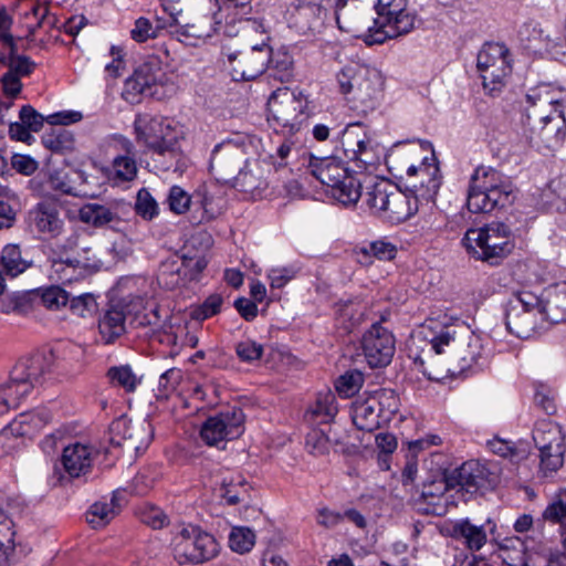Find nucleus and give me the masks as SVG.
I'll return each instance as SVG.
<instances>
[{
    "instance_id": "dca6fc26",
    "label": "nucleus",
    "mask_w": 566,
    "mask_h": 566,
    "mask_svg": "<svg viewBox=\"0 0 566 566\" xmlns=\"http://www.w3.org/2000/svg\"><path fill=\"white\" fill-rule=\"evenodd\" d=\"M361 348L367 364L371 368L386 367L396 352V339L390 331L375 323L364 334Z\"/></svg>"
},
{
    "instance_id": "09e8293b",
    "label": "nucleus",
    "mask_w": 566,
    "mask_h": 566,
    "mask_svg": "<svg viewBox=\"0 0 566 566\" xmlns=\"http://www.w3.org/2000/svg\"><path fill=\"white\" fill-rule=\"evenodd\" d=\"M370 397L376 400V407L381 415L382 421H389L399 409V399L391 389L378 390Z\"/></svg>"
},
{
    "instance_id": "412c9836",
    "label": "nucleus",
    "mask_w": 566,
    "mask_h": 566,
    "mask_svg": "<svg viewBox=\"0 0 566 566\" xmlns=\"http://www.w3.org/2000/svg\"><path fill=\"white\" fill-rule=\"evenodd\" d=\"M53 357L51 353L36 354L23 358L17 363L11 374L14 381L27 382L31 385V391L43 384L46 376L52 371Z\"/></svg>"
},
{
    "instance_id": "393cba45",
    "label": "nucleus",
    "mask_w": 566,
    "mask_h": 566,
    "mask_svg": "<svg viewBox=\"0 0 566 566\" xmlns=\"http://www.w3.org/2000/svg\"><path fill=\"white\" fill-rule=\"evenodd\" d=\"M418 203L419 200L412 192H403L400 189L391 188L381 218L392 223L403 222L418 211Z\"/></svg>"
},
{
    "instance_id": "de8ad7c7",
    "label": "nucleus",
    "mask_w": 566,
    "mask_h": 566,
    "mask_svg": "<svg viewBox=\"0 0 566 566\" xmlns=\"http://www.w3.org/2000/svg\"><path fill=\"white\" fill-rule=\"evenodd\" d=\"M337 411L336 398L331 391L319 394L316 398L315 405L310 409L313 418L321 422L331 421L336 416Z\"/></svg>"
},
{
    "instance_id": "bf43d9fd",
    "label": "nucleus",
    "mask_w": 566,
    "mask_h": 566,
    "mask_svg": "<svg viewBox=\"0 0 566 566\" xmlns=\"http://www.w3.org/2000/svg\"><path fill=\"white\" fill-rule=\"evenodd\" d=\"M300 270L301 268L295 263L285 266L272 268L268 273L271 287L281 289L285 286L297 275Z\"/></svg>"
},
{
    "instance_id": "0e129e2a",
    "label": "nucleus",
    "mask_w": 566,
    "mask_h": 566,
    "mask_svg": "<svg viewBox=\"0 0 566 566\" xmlns=\"http://www.w3.org/2000/svg\"><path fill=\"white\" fill-rule=\"evenodd\" d=\"M69 303L72 313L82 317L92 315L97 307L96 300L91 293H84L73 297Z\"/></svg>"
},
{
    "instance_id": "58836bf2",
    "label": "nucleus",
    "mask_w": 566,
    "mask_h": 566,
    "mask_svg": "<svg viewBox=\"0 0 566 566\" xmlns=\"http://www.w3.org/2000/svg\"><path fill=\"white\" fill-rule=\"evenodd\" d=\"M119 492H115L109 503L96 502L86 513V521L94 528L107 525L120 510Z\"/></svg>"
},
{
    "instance_id": "603ef678",
    "label": "nucleus",
    "mask_w": 566,
    "mask_h": 566,
    "mask_svg": "<svg viewBox=\"0 0 566 566\" xmlns=\"http://www.w3.org/2000/svg\"><path fill=\"white\" fill-rule=\"evenodd\" d=\"M0 390L8 397L9 407L17 408L20 402L31 394V385L21 381H14L13 375H10V379L4 385L0 386Z\"/></svg>"
},
{
    "instance_id": "39448f33",
    "label": "nucleus",
    "mask_w": 566,
    "mask_h": 566,
    "mask_svg": "<svg viewBox=\"0 0 566 566\" xmlns=\"http://www.w3.org/2000/svg\"><path fill=\"white\" fill-rule=\"evenodd\" d=\"M462 243L474 259L497 264L514 249V235L509 226L492 222L467 230Z\"/></svg>"
},
{
    "instance_id": "680f3d73",
    "label": "nucleus",
    "mask_w": 566,
    "mask_h": 566,
    "mask_svg": "<svg viewBox=\"0 0 566 566\" xmlns=\"http://www.w3.org/2000/svg\"><path fill=\"white\" fill-rule=\"evenodd\" d=\"M223 300L219 294H211L206 298V301L191 312V317L196 321H205L216 314H218L221 310V305Z\"/></svg>"
},
{
    "instance_id": "9d476101",
    "label": "nucleus",
    "mask_w": 566,
    "mask_h": 566,
    "mask_svg": "<svg viewBox=\"0 0 566 566\" xmlns=\"http://www.w3.org/2000/svg\"><path fill=\"white\" fill-rule=\"evenodd\" d=\"M222 55L231 69L233 80L250 81L263 74L271 64L272 49L263 39L261 43L245 50H237L224 44Z\"/></svg>"
},
{
    "instance_id": "a19ab883",
    "label": "nucleus",
    "mask_w": 566,
    "mask_h": 566,
    "mask_svg": "<svg viewBox=\"0 0 566 566\" xmlns=\"http://www.w3.org/2000/svg\"><path fill=\"white\" fill-rule=\"evenodd\" d=\"M533 439L538 450H552L564 447V434L560 428L548 421L539 422L533 431Z\"/></svg>"
},
{
    "instance_id": "8fccbe9b",
    "label": "nucleus",
    "mask_w": 566,
    "mask_h": 566,
    "mask_svg": "<svg viewBox=\"0 0 566 566\" xmlns=\"http://www.w3.org/2000/svg\"><path fill=\"white\" fill-rule=\"evenodd\" d=\"M165 29L166 24H154L149 19L140 17L135 21L130 30V36L134 41L143 43L159 36Z\"/></svg>"
},
{
    "instance_id": "0eeeda50",
    "label": "nucleus",
    "mask_w": 566,
    "mask_h": 566,
    "mask_svg": "<svg viewBox=\"0 0 566 566\" xmlns=\"http://www.w3.org/2000/svg\"><path fill=\"white\" fill-rule=\"evenodd\" d=\"M505 323L518 338L532 337L548 321L543 300L530 291L515 293L507 302Z\"/></svg>"
},
{
    "instance_id": "79ce46f5",
    "label": "nucleus",
    "mask_w": 566,
    "mask_h": 566,
    "mask_svg": "<svg viewBox=\"0 0 566 566\" xmlns=\"http://www.w3.org/2000/svg\"><path fill=\"white\" fill-rule=\"evenodd\" d=\"M80 220L93 227H104L117 218V213L108 206L86 203L78 211Z\"/></svg>"
},
{
    "instance_id": "f03ea898",
    "label": "nucleus",
    "mask_w": 566,
    "mask_h": 566,
    "mask_svg": "<svg viewBox=\"0 0 566 566\" xmlns=\"http://www.w3.org/2000/svg\"><path fill=\"white\" fill-rule=\"evenodd\" d=\"M417 154V149L394 150L387 157L388 168L395 176L406 178L418 199L433 200L442 184L440 168L434 155L423 157L418 165L411 163Z\"/></svg>"
},
{
    "instance_id": "6ab92c4d",
    "label": "nucleus",
    "mask_w": 566,
    "mask_h": 566,
    "mask_svg": "<svg viewBox=\"0 0 566 566\" xmlns=\"http://www.w3.org/2000/svg\"><path fill=\"white\" fill-rule=\"evenodd\" d=\"M327 11L318 3L298 1L290 11V23L304 35L321 34L325 28Z\"/></svg>"
},
{
    "instance_id": "1a4fd4ad",
    "label": "nucleus",
    "mask_w": 566,
    "mask_h": 566,
    "mask_svg": "<svg viewBox=\"0 0 566 566\" xmlns=\"http://www.w3.org/2000/svg\"><path fill=\"white\" fill-rule=\"evenodd\" d=\"M342 149L348 160L360 169L375 167L384 156V147L374 132L361 123H350L343 130Z\"/></svg>"
},
{
    "instance_id": "a18cd8bd",
    "label": "nucleus",
    "mask_w": 566,
    "mask_h": 566,
    "mask_svg": "<svg viewBox=\"0 0 566 566\" xmlns=\"http://www.w3.org/2000/svg\"><path fill=\"white\" fill-rule=\"evenodd\" d=\"M391 188L394 187L386 182H378L367 190L364 196V202L373 213L381 217L391 193Z\"/></svg>"
},
{
    "instance_id": "a211bd4d",
    "label": "nucleus",
    "mask_w": 566,
    "mask_h": 566,
    "mask_svg": "<svg viewBox=\"0 0 566 566\" xmlns=\"http://www.w3.org/2000/svg\"><path fill=\"white\" fill-rule=\"evenodd\" d=\"M51 420V413L46 409L23 412L0 431V457L14 448L12 438L30 437L41 430Z\"/></svg>"
},
{
    "instance_id": "6e6552de",
    "label": "nucleus",
    "mask_w": 566,
    "mask_h": 566,
    "mask_svg": "<svg viewBox=\"0 0 566 566\" xmlns=\"http://www.w3.org/2000/svg\"><path fill=\"white\" fill-rule=\"evenodd\" d=\"M307 108L308 99L303 92L279 88L268 101V120L283 134H295L308 117Z\"/></svg>"
},
{
    "instance_id": "4be33fe9",
    "label": "nucleus",
    "mask_w": 566,
    "mask_h": 566,
    "mask_svg": "<svg viewBox=\"0 0 566 566\" xmlns=\"http://www.w3.org/2000/svg\"><path fill=\"white\" fill-rule=\"evenodd\" d=\"M532 122V129L547 147H555L564 142L566 120L563 109L556 108L549 113L536 112Z\"/></svg>"
},
{
    "instance_id": "6e6d98bb",
    "label": "nucleus",
    "mask_w": 566,
    "mask_h": 566,
    "mask_svg": "<svg viewBox=\"0 0 566 566\" xmlns=\"http://www.w3.org/2000/svg\"><path fill=\"white\" fill-rule=\"evenodd\" d=\"M566 448L564 447H555L552 450H539V467L541 470L547 473H554L558 469L562 468L564 463V454Z\"/></svg>"
},
{
    "instance_id": "e433bc0d",
    "label": "nucleus",
    "mask_w": 566,
    "mask_h": 566,
    "mask_svg": "<svg viewBox=\"0 0 566 566\" xmlns=\"http://www.w3.org/2000/svg\"><path fill=\"white\" fill-rule=\"evenodd\" d=\"M0 42L10 49L9 56L2 60V63L8 66V72L18 77L30 75L35 64L30 57L17 54V45L12 34H0Z\"/></svg>"
},
{
    "instance_id": "f704fd0d",
    "label": "nucleus",
    "mask_w": 566,
    "mask_h": 566,
    "mask_svg": "<svg viewBox=\"0 0 566 566\" xmlns=\"http://www.w3.org/2000/svg\"><path fill=\"white\" fill-rule=\"evenodd\" d=\"M449 534L454 539H462L470 551H480L486 543V533L482 526L473 525L468 520L455 522Z\"/></svg>"
},
{
    "instance_id": "e2e57ef3",
    "label": "nucleus",
    "mask_w": 566,
    "mask_h": 566,
    "mask_svg": "<svg viewBox=\"0 0 566 566\" xmlns=\"http://www.w3.org/2000/svg\"><path fill=\"white\" fill-rule=\"evenodd\" d=\"M222 497L229 505H235L249 499V490L243 481L224 483Z\"/></svg>"
},
{
    "instance_id": "c85d7f7f",
    "label": "nucleus",
    "mask_w": 566,
    "mask_h": 566,
    "mask_svg": "<svg viewBox=\"0 0 566 566\" xmlns=\"http://www.w3.org/2000/svg\"><path fill=\"white\" fill-rule=\"evenodd\" d=\"M488 472L485 468L476 461H467L460 468L455 469L450 475L452 488L459 486L467 492H475L484 486Z\"/></svg>"
},
{
    "instance_id": "aec40b11",
    "label": "nucleus",
    "mask_w": 566,
    "mask_h": 566,
    "mask_svg": "<svg viewBox=\"0 0 566 566\" xmlns=\"http://www.w3.org/2000/svg\"><path fill=\"white\" fill-rule=\"evenodd\" d=\"M30 228L51 238H56L63 232L64 220L61 218L60 209L54 201H41L35 205L28 214Z\"/></svg>"
},
{
    "instance_id": "69168bd1",
    "label": "nucleus",
    "mask_w": 566,
    "mask_h": 566,
    "mask_svg": "<svg viewBox=\"0 0 566 566\" xmlns=\"http://www.w3.org/2000/svg\"><path fill=\"white\" fill-rule=\"evenodd\" d=\"M167 201L172 212L181 214L189 209L190 196L181 187L174 186L169 190Z\"/></svg>"
},
{
    "instance_id": "4468645a",
    "label": "nucleus",
    "mask_w": 566,
    "mask_h": 566,
    "mask_svg": "<svg viewBox=\"0 0 566 566\" xmlns=\"http://www.w3.org/2000/svg\"><path fill=\"white\" fill-rule=\"evenodd\" d=\"M244 415L240 408L220 412L209 417L200 430L201 439L211 447H220L228 440H233L243 432Z\"/></svg>"
},
{
    "instance_id": "3c124183",
    "label": "nucleus",
    "mask_w": 566,
    "mask_h": 566,
    "mask_svg": "<svg viewBox=\"0 0 566 566\" xmlns=\"http://www.w3.org/2000/svg\"><path fill=\"white\" fill-rule=\"evenodd\" d=\"M255 535L249 527H233L229 535V546L233 552L244 554L252 549Z\"/></svg>"
},
{
    "instance_id": "864d4df0",
    "label": "nucleus",
    "mask_w": 566,
    "mask_h": 566,
    "mask_svg": "<svg viewBox=\"0 0 566 566\" xmlns=\"http://www.w3.org/2000/svg\"><path fill=\"white\" fill-rule=\"evenodd\" d=\"M48 13V6L41 3H33L31 8L24 12L23 15L27 21L28 29L25 38L28 40H32L38 29L43 27Z\"/></svg>"
},
{
    "instance_id": "c756f323",
    "label": "nucleus",
    "mask_w": 566,
    "mask_h": 566,
    "mask_svg": "<svg viewBox=\"0 0 566 566\" xmlns=\"http://www.w3.org/2000/svg\"><path fill=\"white\" fill-rule=\"evenodd\" d=\"M357 75L352 101L359 102L365 112L375 107L380 94V83L377 74L366 67L360 69V74Z\"/></svg>"
},
{
    "instance_id": "f8f14e48",
    "label": "nucleus",
    "mask_w": 566,
    "mask_h": 566,
    "mask_svg": "<svg viewBox=\"0 0 566 566\" xmlns=\"http://www.w3.org/2000/svg\"><path fill=\"white\" fill-rule=\"evenodd\" d=\"M509 50L501 43H486L478 54V70L481 73L483 86L490 92L497 91L511 73Z\"/></svg>"
},
{
    "instance_id": "49530a36",
    "label": "nucleus",
    "mask_w": 566,
    "mask_h": 566,
    "mask_svg": "<svg viewBox=\"0 0 566 566\" xmlns=\"http://www.w3.org/2000/svg\"><path fill=\"white\" fill-rule=\"evenodd\" d=\"M107 376L112 385L122 387L127 392L135 391L137 386L140 384V379L128 365L109 368Z\"/></svg>"
},
{
    "instance_id": "423d86ee",
    "label": "nucleus",
    "mask_w": 566,
    "mask_h": 566,
    "mask_svg": "<svg viewBox=\"0 0 566 566\" xmlns=\"http://www.w3.org/2000/svg\"><path fill=\"white\" fill-rule=\"evenodd\" d=\"M308 170L322 185L331 188L332 197L343 206H353L361 197L360 180L349 172L338 157L312 156Z\"/></svg>"
},
{
    "instance_id": "f3484780",
    "label": "nucleus",
    "mask_w": 566,
    "mask_h": 566,
    "mask_svg": "<svg viewBox=\"0 0 566 566\" xmlns=\"http://www.w3.org/2000/svg\"><path fill=\"white\" fill-rule=\"evenodd\" d=\"M247 164V154L242 146L233 142L217 145L210 159V171L217 180L229 182Z\"/></svg>"
},
{
    "instance_id": "b1692460",
    "label": "nucleus",
    "mask_w": 566,
    "mask_h": 566,
    "mask_svg": "<svg viewBox=\"0 0 566 566\" xmlns=\"http://www.w3.org/2000/svg\"><path fill=\"white\" fill-rule=\"evenodd\" d=\"M114 430L123 436V442L118 441L117 443L137 453L144 451L153 439L151 424L145 419L140 421L119 420L115 422Z\"/></svg>"
},
{
    "instance_id": "7ed1b4c3",
    "label": "nucleus",
    "mask_w": 566,
    "mask_h": 566,
    "mask_svg": "<svg viewBox=\"0 0 566 566\" xmlns=\"http://www.w3.org/2000/svg\"><path fill=\"white\" fill-rule=\"evenodd\" d=\"M514 199L511 181L492 167L480 166L470 180L468 208L474 213L504 208Z\"/></svg>"
},
{
    "instance_id": "c9c22d12",
    "label": "nucleus",
    "mask_w": 566,
    "mask_h": 566,
    "mask_svg": "<svg viewBox=\"0 0 566 566\" xmlns=\"http://www.w3.org/2000/svg\"><path fill=\"white\" fill-rule=\"evenodd\" d=\"M545 315L554 324L566 321V283L557 284L546 290L543 300Z\"/></svg>"
},
{
    "instance_id": "4d7b16f0",
    "label": "nucleus",
    "mask_w": 566,
    "mask_h": 566,
    "mask_svg": "<svg viewBox=\"0 0 566 566\" xmlns=\"http://www.w3.org/2000/svg\"><path fill=\"white\" fill-rule=\"evenodd\" d=\"M135 210L143 219L151 220L158 214L159 207L150 192L143 188L137 192Z\"/></svg>"
},
{
    "instance_id": "ea45409f",
    "label": "nucleus",
    "mask_w": 566,
    "mask_h": 566,
    "mask_svg": "<svg viewBox=\"0 0 566 566\" xmlns=\"http://www.w3.org/2000/svg\"><path fill=\"white\" fill-rule=\"evenodd\" d=\"M102 339L106 343H113L125 332V315L119 308L108 310L98 323Z\"/></svg>"
},
{
    "instance_id": "ddd939ff",
    "label": "nucleus",
    "mask_w": 566,
    "mask_h": 566,
    "mask_svg": "<svg viewBox=\"0 0 566 566\" xmlns=\"http://www.w3.org/2000/svg\"><path fill=\"white\" fill-rule=\"evenodd\" d=\"M134 132L136 140L151 151L170 142H177L180 137V132L172 120L150 114L136 115Z\"/></svg>"
},
{
    "instance_id": "774afa93",
    "label": "nucleus",
    "mask_w": 566,
    "mask_h": 566,
    "mask_svg": "<svg viewBox=\"0 0 566 566\" xmlns=\"http://www.w3.org/2000/svg\"><path fill=\"white\" fill-rule=\"evenodd\" d=\"M363 251L366 254L374 255L378 260L389 261L396 256L397 248L390 242L377 240L369 243L368 248H365Z\"/></svg>"
},
{
    "instance_id": "4c0bfd02",
    "label": "nucleus",
    "mask_w": 566,
    "mask_h": 566,
    "mask_svg": "<svg viewBox=\"0 0 566 566\" xmlns=\"http://www.w3.org/2000/svg\"><path fill=\"white\" fill-rule=\"evenodd\" d=\"M137 172L135 155H116L106 170V176L115 185H120L133 181Z\"/></svg>"
},
{
    "instance_id": "473e14b6",
    "label": "nucleus",
    "mask_w": 566,
    "mask_h": 566,
    "mask_svg": "<svg viewBox=\"0 0 566 566\" xmlns=\"http://www.w3.org/2000/svg\"><path fill=\"white\" fill-rule=\"evenodd\" d=\"M15 525L0 507V566H11L15 559Z\"/></svg>"
},
{
    "instance_id": "2f4dec72",
    "label": "nucleus",
    "mask_w": 566,
    "mask_h": 566,
    "mask_svg": "<svg viewBox=\"0 0 566 566\" xmlns=\"http://www.w3.org/2000/svg\"><path fill=\"white\" fill-rule=\"evenodd\" d=\"M352 419L359 430L374 431L379 428L382 421L381 415L376 407V400L371 397L357 398L352 403Z\"/></svg>"
},
{
    "instance_id": "052dcab7",
    "label": "nucleus",
    "mask_w": 566,
    "mask_h": 566,
    "mask_svg": "<svg viewBox=\"0 0 566 566\" xmlns=\"http://www.w3.org/2000/svg\"><path fill=\"white\" fill-rule=\"evenodd\" d=\"M182 266L178 260L166 261L160 266L158 280L168 289L179 285Z\"/></svg>"
},
{
    "instance_id": "c03bdc74",
    "label": "nucleus",
    "mask_w": 566,
    "mask_h": 566,
    "mask_svg": "<svg viewBox=\"0 0 566 566\" xmlns=\"http://www.w3.org/2000/svg\"><path fill=\"white\" fill-rule=\"evenodd\" d=\"M501 557L507 566H530V556L521 538H510L501 546Z\"/></svg>"
},
{
    "instance_id": "cd10ccee",
    "label": "nucleus",
    "mask_w": 566,
    "mask_h": 566,
    "mask_svg": "<svg viewBox=\"0 0 566 566\" xmlns=\"http://www.w3.org/2000/svg\"><path fill=\"white\" fill-rule=\"evenodd\" d=\"M526 101L530 104V108H527L530 120H534L536 112L549 113L556 108L563 109L562 92L549 84H541L531 88Z\"/></svg>"
},
{
    "instance_id": "9b49d317",
    "label": "nucleus",
    "mask_w": 566,
    "mask_h": 566,
    "mask_svg": "<svg viewBox=\"0 0 566 566\" xmlns=\"http://www.w3.org/2000/svg\"><path fill=\"white\" fill-rule=\"evenodd\" d=\"M169 81L158 62L139 65L124 84L123 97L130 104H137L143 96L163 98Z\"/></svg>"
},
{
    "instance_id": "f257e3e1",
    "label": "nucleus",
    "mask_w": 566,
    "mask_h": 566,
    "mask_svg": "<svg viewBox=\"0 0 566 566\" xmlns=\"http://www.w3.org/2000/svg\"><path fill=\"white\" fill-rule=\"evenodd\" d=\"M377 19L358 13L354 17L349 8L342 9L336 21L339 29L363 39L367 45L381 44L409 33L415 27V15L408 9V0H377Z\"/></svg>"
},
{
    "instance_id": "5fc2aeb1",
    "label": "nucleus",
    "mask_w": 566,
    "mask_h": 566,
    "mask_svg": "<svg viewBox=\"0 0 566 566\" xmlns=\"http://www.w3.org/2000/svg\"><path fill=\"white\" fill-rule=\"evenodd\" d=\"M364 384V375L359 370H349L340 376L336 389L344 397H352L359 391Z\"/></svg>"
},
{
    "instance_id": "5701e85b",
    "label": "nucleus",
    "mask_w": 566,
    "mask_h": 566,
    "mask_svg": "<svg viewBox=\"0 0 566 566\" xmlns=\"http://www.w3.org/2000/svg\"><path fill=\"white\" fill-rule=\"evenodd\" d=\"M97 454V450L90 443H70L63 448L62 464L71 478L84 476L91 472Z\"/></svg>"
},
{
    "instance_id": "bb28decb",
    "label": "nucleus",
    "mask_w": 566,
    "mask_h": 566,
    "mask_svg": "<svg viewBox=\"0 0 566 566\" xmlns=\"http://www.w3.org/2000/svg\"><path fill=\"white\" fill-rule=\"evenodd\" d=\"M219 23L213 15L205 14L196 17L191 22L185 24H179L177 21L175 23L176 29L171 31V34L180 42L195 45L198 41H205L212 36L216 32V25Z\"/></svg>"
},
{
    "instance_id": "72a5a7b5",
    "label": "nucleus",
    "mask_w": 566,
    "mask_h": 566,
    "mask_svg": "<svg viewBox=\"0 0 566 566\" xmlns=\"http://www.w3.org/2000/svg\"><path fill=\"white\" fill-rule=\"evenodd\" d=\"M28 262L22 258L21 250L17 244H7L1 251L0 262V295L4 292V274L12 277L21 274L28 269Z\"/></svg>"
},
{
    "instance_id": "37998d69",
    "label": "nucleus",
    "mask_w": 566,
    "mask_h": 566,
    "mask_svg": "<svg viewBox=\"0 0 566 566\" xmlns=\"http://www.w3.org/2000/svg\"><path fill=\"white\" fill-rule=\"evenodd\" d=\"M365 306L356 300H340L335 307L337 319L349 331L360 323L364 316Z\"/></svg>"
},
{
    "instance_id": "2eb2a0df",
    "label": "nucleus",
    "mask_w": 566,
    "mask_h": 566,
    "mask_svg": "<svg viewBox=\"0 0 566 566\" xmlns=\"http://www.w3.org/2000/svg\"><path fill=\"white\" fill-rule=\"evenodd\" d=\"M214 537L197 527L182 528L176 537V552L193 564L210 560L218 554Z\"/></svg>"
},
{
    "instance_id": "20e7f679",
    "label": "nucleus",
    "mask_w": 566,
    "mask_h": 566,
    "mask_svg": "<svg viewBox=\"0 0 566 566\" xmlns=\"http://www.w3.org/2000/svg\"><path fill=\"white\" fill-rule=\"evenodd\" d=\"M438 354H448L446 366L432 368L430 376L443 379L469 369L480 356L478 340L469 334L457 335L452 327H443L430 340Z\"/></svg>"
},
{
    "instance_id": "7c9ffc66",
    "label": "nucleus",
    "mask_w": 566,
    "mask_h": 566,
    "mask_svg": "<svg viewBox=\"0 0 566 566\" xmlns=\"http://www.w3.org/2000/svg\"><path fill=\"white\" fill-rule=\"evenodd\" d=\"M155 167L161 171L181 175L188 167L189 159L180 150L179 140L170 142L153 151Z\"/></svg>"
},
{
    "instance_id": "338daca9",
    "label": "nucleus",
    "mask_w": 566,
    "mask_h": 566,
    "mask_svg": "<svg viewBox=\"0 0 566 566\" xmlns=\"http://www.w3.org/2000/svg\"><path fill=\"white\" fill-rule=\"evenodd\" d=\"M305 446L311 453L321 455L329 451L331 443L328 437L323 431L312 430L306 436Z\"/></svg>"
},
{
    "instance_id": "13d9d810",
    "label": "nucleus",
    "mask_w": 566,
    "mask_h": 566,
    "mask_svg": "<svg viewBox=\"0 0 566 566\" xmlns=\"http://www.w3.org/2000/svg\"><path fill=\"white\" fill-rule=\"evenodd\" d=\"M41 301L46 308L57 311L69 304L70 295L62 287L52 285L42 291Z\"/></svg>"
},
{
    "instance_id": "a878e982",
    "label": "nucleus",
    "mask_w": 566,
    "mask_h": 566,
    "mask_svg": "<svg viewBox=\"0 0 566 566\" xmlns=\"http://www.w3.org/2000/svg\"><path fill=\"white\" fill-rule=\"evenodd\" d=\"M99 266L101 262L95 258H85L83 261L78 259L53 260L50 276L62 283H71Z\"/></svg>"
}]
</instances>
